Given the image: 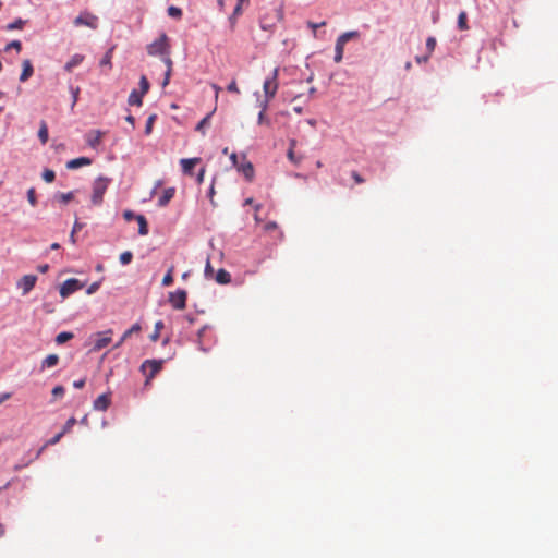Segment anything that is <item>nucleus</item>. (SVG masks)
<instances>
[{
  "label": "nucleus",
  "mask_w": 558,
  "mask_h": 558,
  "mask_svg": "<svg viewBox=\"0 0 558 558\" xmlns=\"http://www.w3.org/2000/svg\"><path fill=\"white\" fill-rule=\"evenodd\" d=\"M10 398H11V392H2V393H0V405L4 401L9 400Z\"/></svg>",
  "instance_id": "57"
},
{
  "label": "nucleus",
  "mask_w": 558,
  "mask_h": 558,
  "mask_svg": "<svg viewBox=\"0 0 558 558\" xmlns=\"http://www.w3.org/2000/svg\"><path fill=\"white\" fill-rule=\"evenodd\" d=\"M257 123H258V124H266V125H270V120H269L268 118H266L265 112L260 111V112L258 113Z\"/></svg>",
  "instance_id": "48"
},
{
  "label": "nucleus",
  "mask_w": 558,
  "mask_h": 558,
  "mask_svg": "<svg viewBox=\"0 0 558 558\" xmlns=\"http://www.w3.org/2000/svg\"><path fill=\"white\" fill-rule=\"evenodd\" d=\"M351 175H352V179L355 181V183L362 184L364 182V179L360 175L359 172L352 171Z\"/></svg>",
  "instance_id": "52"
},
{
  "label": "nucleus",
  "mask_w": 558,
  "mask_h": 558,
  "mask_svg": "<svg viewBox=\"0 0 558 558\" xmlns=\"http://www.w3.org/2000/svg\"><path fill=\"white\" fill-rule=\"evenodd\" d=\"M59 362V356L57 354H49L43 362L41 368H51L56 366Z\"/></svg>",
  "instance_id": "23"
},
{
  "label": "nucleus",
  "mask_w": 558,
  "mask_h": 558,
  "mask_svg": "<svg viewBox=\"0 0 558 558\" xmlns=\"http://www.w3.org/2000/svg\"><path fill=\"white\" fill-rule=\"evenodd\" d=\"M71 90H72V95H73V105L76 104L77 101V98H78V93H80V88L78 87H71Z\"/></svg>",
  "instance_id": "56"
},
{
  "label": "nucleus",
  "mask_w": 558,
  "mask_h": 558,
  "mask_svg": "<svg viewBox=\"0 0 558 558\" xmlns=\"http://www.w3.org/2000/svg\"><path fill=\"white\" fill-rule=\"evenodd\" d=\"M277 227H278V226H277V223H276V222L270 221V222H267V223L265 225V230H266V231H271V230L277 229Z\"/></svg>",
  "instance_id": "58"
},
{
  "label": "nucleus",
  "mask_w": 558,
  "mask_h": 558,
  "mask_svg": "<svg viewBox=\"0 0 558 558\" xmlns=\"http://www.w3.org/2000/svg\"><path fill=\"white\" fill-rule=\"evenodd\" d=\"M162 60H163L165 64L167 65L165 78L162 82V87H166L170 82L173 62H172L171 58L169 57V54L162 56Z\"/></svg>",
  "instance_id": "15"
},
{
  "label": "nucleus",
  "mask_w": 558,
  "mask_h": 558,
  "mask_svg": "<svg viewBox=\"0 0 558 558\" xmlns=\"http://www.w3.org/2000/svg\"><path fill=\"white\" fill-rule=\"evenodd\" d=\"M227 90L234 94H240V89L238 87L236 81L232 80L230 84L227 86Z\"/></svg>",
  "instance_id": "47"
},
{
  "label": "nucleus",
  "mask_w": 558,
  "mask_h": 558,
  "mask_svg": "<svg viewBox=\"0 0 558 558\" xmlns=\"http://www.w3.org/2000/svg\"><path fill=\"white\" fill-rule=\"evenodd\" d=\"M62 204H66L74 198V192L60 193L56 196Z\"/></svg>",
  "instance_id": "35"
},
{
  "label": "nucleus",
  "mask_w": 558,
  "mask_h": 558,
  "mask_svg": "<svg viewBox=\"0 0 558 558\" xmlns=\"http://www.w3.org/2000/svg\"><path fill=\"white\" fill-rule=\"evenodd\" d=\"M99 287H100V283H99V282H94V283H92V284L87 288V290H86L87 294H93V293H95V292L99 289Z\"/></svg>",
  "instance_id": "51"
},
{
  "label": "nucleus",
  "mask_w": 558,
  "mask_h": 558,
  "mask_svg": "<svg viewBox=\"0 0 558 558\" xmlns=\"http://www.w3.org/2000/svg\"><path fill=\"white\" fill-rule=\"evenodd\" d=\"M163 360H146L141 365V371L146 377L148 384L162 368Z\"/></svg>",
  "instance_id": "3"
},
{
  "label": "nucleus",
  "mask_w": 558,
  "mask_h": 558,
  "mask_svg": "<svg viewBox=\"0 0 558 558\" xmlns=\"http://www.w3.org/2000/svg\"><path fill=\"white\" fill-rule=\"evenodd\" d=\"M22 65L23 70L20 75V81L26 82L33 75L34 69L29 60H24Z\"/></svg>",
  "instance_id": "16"
},
{
  "label": "nucleus",
  "mask_w": 558,
  "mask_h": 558,
  "mask_svg": "<svg viewBox=\"0 0 558 558\" xmlns=\"http://www.w3.org/2000/svg\"><path fill=\"white\" fill-rule=\"evenodd\" d=\"M63 436H64V435H63V433H61V432H60V433H59V434H57L54 437H52L51 439H49V440L46 442V446H53V445L58 444V442L61 440V438H62Z\"/></svg>",
  "instance_id": "49"
},
{
  "label": "nucleus",
  "mask_w": 558,
  "mask_h": 558,
  "mask_svg": "<svg viewBox=\"0 0 558 558\" xmlns=\"http://www.w3.org/2000/svg\"><path fill=\"white\" fill-rule=\"evenodd\" d=\"M101 138H102V132H100L98 130L90 131L86 134V143L92 148H96L100 144Z\"/></svg>",
  "instance_id": "11"
},
{
  "label": "nucleus",
  "mask_w": 558,
  "mask_h": 558,
  "mask_svg": "<svg viewBox=\"0 0 558 558\" xmlns=\"http://www.w3.org/2000/svg\"><path fill=\"white\" fill-rule=\"evenodd\" d=\"M230 159H231V161H232V165H233L234 167H238V155H236L235 153H232V154L230 155Z\"/></svg>",
  "instance_id": "63"
},
{
  "label": "nucleus",
  "mask_w": 558,
  "mask_h": 558,
  "mask_svg": "<svg viewBox=\"0 0 558 558\" xmlns=\"http://www.w3.org/2000/svg\"><path fill=\"white\" fill-rule=\"evenodd\" d=\"M144 95L140 93L138 90L134 89L131 92L128 98V102L131 106H142V98Z\"/></svg>",
  "instance_id": "19"
},
{
  "label": "nucleus",
  "mask_w": 558,
  "mask_h": 558,
  "mask_svg": "<svg viewBox=\"0 0 558 558\" xmlns=\"http://www.w3.org/2000/svg\"><path fill=\"white\" fill-rule=\"evenodd\" d=\"M211 88L215 90V97L217 99L219 96V93L221 92V87L218 86L217 84H211Z\"/></svg>",
  "instance_id": "62"
},
{
  "label": "nucleus",
  "mask_w": 558,
  "mask_h": 558,
  "mask_svg": "<svg viewBox=\"0 0 558 558\" xmlns=\"http://www.w3.org/2000/svg\"><path fill=\"white\" fill-rule=\"evenodd\" d=\"M64 392H65L64 387H63V386H60V385H59V386H56V387L52 389V396H53L54 398L63 397Z\"/></svg>",
  "instance_id": "46"
},
{
  "label": "nucleus",
  "mask_w": 558,
  "mask_h": 558,
  "mask_svg": "<svg viewBox=\"0 0 558 558\" xmlns=\"http://www.w3.org/2000/svg\"><path fill=\"white\" fill-rule=\"evenodd\" d=\"M43 179L45 182L47 183H51L54 181L56 179V173L53 170H50V169H46L44 172H43Z\"/></svg>",
  "instance_id": "39"
},
{
  "label": "nucleus",
  "mask_w": 558,
  "mask_h": 558,
  "mask_svg": "<svg viewBox=\"0 0 558 558\" xmlns=\"http://www.w3.org/2000/svg\"><path fill=\"white\" fill-rule=\"evenodd\" d=\"M24 24H25V21L17 19L16 21L8 24L7 29L8 31L21 29V28H23Z\"/></svg>",
  "instance_id": "40"
},
{
  "label": "nucleus",
  "mask_w": 558,
  "mask_h": 558,
  "mask_svg": "<svg viewBox=\"0 0 558 558\" xmlns=\"http://www.w3.org/2000/svg\"><path fill=\"white\" fill-rule=\"evenodd\" d=\"M111 404V395L102 393L97 397L93 403V408L96 411H106Z\"/></svg>",
  "instance_id": "10"
},
{
  "label": "nucleus",
  "mask_w": 558,
  "mask_h": 558,
  "mask_svg": "<svg viewBox=\"0 0 558 558\" xmlns=\"http://www.w3.org/2000/svg\"><path fill=\"white\" fill-rule=\"evenodd\" d=\"M83 227H84V225L81 223L77 219L74 221V225H73V228H72V232L70 234V241L73 244L76 243L75 233H77L80 230H82Z\"/></svg>",
  "instance_id": "32"
},
{
  "label": "nucleus",
  "mask_w": 558,
  "mask_h": 558,
  "mask_svg": "<svg viewBox=\"0 0 558 558\" xmlns=\"http://www.w3.org/2000/svg\"><path fill=\"white\" fill-rule=\"evenodd\" d=\"M296 145V141L295 140H291L290 141V147H289V150H288V154H287V157L288 159L293 162L294 165H300L302 158L301 157H296L295 154H294V147Z\"/></svg>",
  "instance_id": "18"
},
{
  "label": "nucleus",
  "mask_w": 558,
  "mask_h": 558,
  "mask_svg": "<svg viewBox=\"0 0 558 558\" xmlns=\"http://www.w3.org/2000/svg\"><path fill=\"white\" fill-rule=\"evenodd\" d=\"M168 300L174 310H184L186 306L187 292L183 289L170 292Z\"/></svg>",
  "instance_id": "6"
},
{
  "label": "nucleus",
  "mask_w": 558,
  "mask_h": 558,
  "mask_svg": "<svg viewBox=\"0 0 558 558\" xmlns=\"http://www.w3.org/2000/svg\"><path fill=\"white\" fill-rule=\"evenodd\" d=\"M344 45L341 41H336L335 48V62L339 63L343 58Z\"/></svg>",
  "instance_id": "30"
},
{
  "label": "nucleus",
  "mask_w": 558,
  "mask_h": 558,
  "mask_svg": "<svg viewBox=\"0 0 558 558\" xmlns=\"http://www.w3.org/2000/svg\"><path fill=\"white\" fill-rule=\"evenodd\" d=\"M123 217H124V219H125L126 221H131V220H132V219H134V218L136 219V216H135V215H134V213H133V211H131V210H125V211L123 213Z\"/></svg>",
  "instance_id": "55"
},
{
  "label": "nucleus",
  "mask_w": 558,
  "mask_h": 558,
  "mask_svg": "<svg viewBox=\"0 0 558 558\" xmlns=\"http://www.w3.org/2000/svg\"><path fill=\"white\" fill-rule=\"evenodd\" d=\"M325 24H326L325 22H322V23L307 22L308 27L313 29L314 34L316 33V29L318 27L324 26Z\"/></svg>",
  "instance_id": "53"
},
{
  "label": "nucleus",
  "mask_w": 558,
  "mask_h": 558,
  "mask_svg": "<svg viewBox=\"0 0 558 558\" xmlns=\"http://www.w3.org/2000/svg\"><path fill=\"white\" fill-rule=\"evenodd\" d=\"M458 28L460 31L469 29L468 15H466V12H464V11L460 12V14L458 15Z\"/></svg>",
  "instance_id": "26"
},
{
  "label": "nucleus",
  "mask_w": 558,
  "mask_h": 558,
  "mask_svg": "<svg viewBox=\"0 0 558 558\" xmlns=\"http://www.w3.org/2000/svg\"><path fill=\"white\" fill-rule=\"evenodd\" d=\"M272 99H268V98L264 97V100L260 102V111L266 112V110L268 109L269 102Z\"/></svg>",
  "instance_id": "54"
},
{
  "label": "nucleus",
  "mask_w": 558,
  "mask_h": 558,
  "mask_svg": "<svg viewBox=\"0 0 558 558\" xmlns=\"http://www.w3.org/2000/svg\"><path fill=\"white\" fill-rule=\"evenodd\" d=\"M213 276H214V269H213L209 260H207V264H206V267H205V277L207 279H210V278H213Z\"/></svg>",
  "instance_id": "50"
},
{
  "label": "nucleus",
  "mask_w": 558,
  "mask_h": 558,
  "mask_svg": "<svg viewBox=\"0 0 558 558\" xmlns=\"http://www.w3.org/2000/svg\"><path fill=\"white\" fill-rule=\"evenodd\" d=\"M38 138L41 142V144H46L49 138L48 125H47L46 121H44V120L40 121V126L38 130Z\"/></svg>",
  "instance_id": "20"
},
{
  "label": "nucleus",
  "mask_w": 558,
  "mask_h": 558,
  "mask_svg": "<svg viewBox=\"0 0 558 558\" xmlns=\"http://www.w3.org/2000/svg\"><path fill=\"white\" fill-rule=\"evenodd\" d=\"M141 330H142V327L138 323L132 325V327L129 328L128 330H125L124 333L122 335V341H125L134 333H138Z\"/></svg>",
  "instance_id": "27"
},
{
  "label": "nucleus",
  "mask_w": 558,
  "mask_h": 558,
  "mask_svg": "<svg viewBox=\"0 0 558 558\" xmlns=\"http://www.w3.org/2000/svg\"><path fill=\"white\" fill-rule=\"evenodd\" d=\"M149 86L150 85H149L147 77L145 75H142L141 80H140V88H141L140 93H142V95L147 94L149 90Z\"/></svg>",
  "instance_id": "34"
},
{
  "label": "nucleus",
  "mask_w": 558,
  "mask_h": 558,
  "mask_svg": "<svg viewBox=\"0 0 558 558\" xmlns=\"http://www.w3.org/2000/svg\"><path fill=\"white\" fill-rule=\"evenodd\" d=\"M84 385H85V380H84V379H80V380H76V381H74V383H73V386H74V388H76V389H81V388H83V387H84Z\"/></svg>",
  "instance_id": "59"
},
{
  "label": "nucleus",
  "mask_w": 558,
  "mask_h": 558,
  "mask_svg": "<svg viewBox=\"0 0 558 558\" xmlns=\"http://www.w3.org/2000/svg\"><path fill=\"white\" fill-rule=\"evenodd\" d=\"M428 59H429V54H426V56H423V57L417 56V57L415 58V60H416V62H417V63L427 62V61H428Z\"/></svg>",
  "instance_id": "61"
},
{
  "label": "nucleus",
  "mask_w": 558,
  "mask_h": 558,
  "mask_svg": "<svg viewBox=\"0 0 558 558\" xmlns=\"http://www.w3.org/2000/svg\"><path fill=\"white\" fill-rule=\"evenodd\" d=\"M214 111L208 113L205 118H203L198 124L196 125V131H203L205 126L208 125L210 118L213 116Z\"/></svg>",
  "instance_id": "41"
},
{
  "label": "nucleus",
  "mask_w": 558,
  "mask_h": 558,
  "mask_svg": "<svg viewBox=\"0 0 558 558\" xmlns=\"http://www.w3.org/2000/svg\"><path fill=\"white\" fill-rule=\"evenodd\" d=\"M76 424V418L75 417H70L66 423L64 424L61 433H63V435L68 434L71 432V429L73 428V426Z\"/></svg>",
  "instance_id": "38"
},
{
  "label": "nucleus",
  "mask_w": 558,
  "mask_h": 558,
  "mask_svg": "<svg viewBox=\"0 0 558 558\" xmlns=\"http://www.w3.org/2000/svg\"><path fill=\"white\" fill-rule=\"evenodd\" d=\"M279 69L275 68L271 75L267 77L263 84L264 97L268 99H272L276 96V93L279 87L278 82Z\"/></svg>",
  "instance_id": "4"
},
{
  "label": "nucleus",
  "mask_w": 558,
  "mask_h": 558,
  "mask_svg": "<svg viewBox=\"0 0 558 558\" xmlns=\"http://www.w3.org/2000/svg\"><path fill=\"white\" fill-rule=\"evenodd\" d=\"M37 281V276L35 275H25L23 276L16 283L17 288L22 290V294H28L35 287Z\"/></svg>",
  "instance_id": "8"
},
{
  "label": "nucleus",
  "mask_w": 558,
  "mask_h": 558,
  "mask_svg": "<svg viewBox=\"0 0 558 558\" xmlns=\"http://www.w3.org/2000/svg\"><path fill=\"white\" fill-rule=\"evenodd\" d=\"M132 258H133V254L130 251H125V252L120 254V263L122 265L130 264L132 262Z\"/></svg>",
  "instance_id": "37"
},
{
  "label": "nucleus",
  "mask_w": 558,
  "mask_h": 558,
  "mask_svg": "<svg viewBox=\"0 0 558 558\" xmlns=\"http://www.w3.org/2000/svg\"><path fill=\"white\" fill-rule=\"evenodd\" d=\"M27 199L32 206L37 205L36 192L34 187L28 189L27 191Z\"/></svg>",
  "instance_id": "43"
},
{
  "label": "nucleus",
  "mask_w": 558,
  "mask_h": 558,
  "mask_svg": "<svg viewBox=\"0 0 558 558\" xmlns=\"http://www.w3.org/2000/svg\"><path fill=\"white\" fill-rule=\"evenodd\" d=\"M175 194V187H168L158 199L159 207H166Z\"/></svg>",
  "instance_id": "14"
},
{
  "label": "nucleus",
  "mask_w": 558,
  "mask_h": 558,
  "mask_svg": "<svg viewBox=\"0 0 558 558\" xmlns=\"http://www.w3.org/2000/svg\"><path fill=\"white\" fill-rule=\"evenodd\" d=\"M240 171L243 172L244 177L247 180H252L254 177V168L253 165L250 161H245L243 165L238 167Z\"/></svg>",
  "instance_id": "22"
},
{
  "label": "nucleus",
  "mask_w": 558,
  "mask_h": 558,
  "mask_svg": "<svg viewBox=\"0 0 558 558\" xmlns=\"http://www.w3.org/2000/svg\"><path fill=\"white\" fill-rule=\"evenodd\" d=\"M125 120L132 125L135 126V118L133 116H128Z\"/></svg>",
  "instance_id": "64"
},
{
  "label": "nucleus",
  "mask_w": 558,
  "mask_h": 558,
  "mask_svg": "<svg viewBox=\"0 0 558 558\" xmlns=\"http://www.w3.org/2000/svg\"><path fill=\"white\" fill-rule=\"evenodd\" d=\"M165 325H163V322L162 320H157L155 323V329H154V332L150 335V340L151 341H157L160 337V331L163 329Z\"/></svg>",
  "instance_id": "28"
},
{
  "label": "nucleus",
  "mask_w": 558,
  "mask_h": 558,
  "mask_svg": "<svg viewBox=\"0 0 558 558\" xmlns=\"http://www.w3.org/2000/svg\"><path fill=\"white\" fill-rule=\"evenodd\" d=\"M174 267L171 266L162 279V286L169 287L173 283Z\"/></svg>",
  "instance_id": "31"
},
{
  "label": "nucleus",
  "mask_w": 558,
  "mask_h": 558,
  "mask_svg": "<svg viewBox=\"0 0 558 558\" xmlns=\"http://www.w3.org/2000/svg\"><path fill=\"white\" fill-rule=\"evenodd\" d=\"M204 175H205V169L202 168L197 174V183H202L204 181Z\"/></svg>",
  "instance_id": "60"
},
{
  "label": "nucleus",
  "mask_w": 558,
  "mask_h": 558,
  "mask_svg": "<svg viewBox=\"0 0 558 558\" xmlns=\"http://www.w3.org/2000/svg\"><path fill=\"white\" fill-rule=\"evenodd\" d=\"M83 288H84L83 282H81L80 280H77L75 278H70L61 284L60 295L62 296V299H65L69 295H71L72 293H74Z\"/></svg>",
  "instance_id": "7"
},
{
  "label": "nucleus",
  "mask_w": 558,
  "mask_h": 558,
  "mask_svg": "<svg viewBox=\"0 0 558 558\" xmlns=\"http://www.w3.org/2000/svg\"><path fill=\"white\" fill-rule=\"evenodd\" d=\"M10 49H15L17 52L21 51L22 49V44L20 40H12L11 43H9L5 47V51L10 50Z\"/></svg>",
  "instance_id": "45"
},
{
  "label": "nucleus",
  "mask_w": 558,
  "mask_h": 558,
  "mask_svg": "<svg viewBox=\"0 0 558 558\" xmlns=\"http://www.w3.org/2000/svg\"><path fill=\"white\" fill-rule=\"evenodd\" d=\"M167 11L168 15L173 19H180L182 16V10L178 7L170 5Z\"/></svg>",
  "instance_id": "36"
},
{
  "label": "nucleus",
  "mask_w": 558,
  "mask_h": 558,
  "mask_svg": "<svg viewBox=\"0 0 558 558\" xmlns=\"http://www.w3.org/2000/svg\"><path fill=\"white\" fill-rule=\"evenodd\" d=\"M215 280L220 284H227L231 281V275L225 269H219L216 274Z\"/></svg>",
  "instance_id": "21"
},
{
  "label": "nucleus",
  "mask_w": 558,
  "mask_h": 558,
  "mask_svg": "<svg viewBox=\"0 0 558 558\" xmlns=\"http://www.w3.org/2000/svg\"><path fill=\"white\" fill-rule=\"evenodd\" d=\"M170 45L167 34L162 33L158 39L147 46L149 56H165L169 54Z\"/></svg>",
  "instance_id": "2"
},
{
  "label": "nucleus",
  "mask_w": 558,
  "mask_h": 558,
  "mask_svg": "<svg viewBox=\"0 0 558 558\" xmlns=\"http://www.w3.org/2000/svg\"><path fill=\"white\" fill-rule=\"evenodd\" d=\"M110 183V179L105 177L97 178L93 183V194H92V203L95 206H98L104 201V195L108 189Z\"/></svg>",
  "instance_id": "1"
},
{
  "label": "nucleus",
  "mask_w": 558,
  "mask_h": 558,
  "mask_svg": "<svg viewBox=\"0 0 558 558\" xmlns=\"http://www.w3.org/2000/svg\"><path fill=\"white\" fill-rule=\"evenodd\" d=\"M136 220L138 222V233L141 235L148 234V225L146 218L143 215H137Z\"/></svg>",
  "instance_id": "24"
},
{
  "label": "nucleus",
  "mask_w": 558,
  "mask_h": 558,
  "mask_svg": "<svg viewBox=\"0 0 558 558\" xmlns=\"http://www.w3.org/2000/svg\"><path fill=\"white\" fill-rule=\"evenodd\" d=\"M155 120H156V114H151L148 117V119L146 121V125H145V134L146 135H149L151 133Z\"/></svg>",
  "instance_id": "42"
},
{
  "label": "nucleus",
  "mask_w": 558,
  "mask_h": 558,
  "mask_svg": "<svg viewBox=\"0 0 558 558\" xmlns=\"http://www.w3.org/2000/svg\"><path fill=\"white\" fill-rule=\"evenodd\" d=\"M73 24L76 27L86 26L92 29H97L98 27V16L93 14L92 12L84 11L78 16H76L73 21Z\"/></svg>",
  "instance_id": "5"
},
{
  "label": "nucleus",
  "mask_w": 558,
  "mask_h": 558,
  "mask_svg": "<svg viewBox=\"0 0 558 558\" xmlns=\"http://www.w3.org/2000/svg\"><path fill=\"white\" fill-rule=\"evenodd\" d=\"M201 162V158H184L180 160L185 174H192L193 168Z\"/></svg>",
  "instance_id": "13"
},
{
  "label": "nucleus",
  "mask_w": 558,
  "mask_h": 558,
  "mask_svg": "<svg viewBox=\"0 0 558 558\" xmlns=\"http://www.w3.org/2000/svg\"><path fill=\"white\" fill-rule=\"evenodd\" d=\"M359 35L357 32H347L338 37L337 41H341V44L345 45L350 39L356 37Z\"/></svg>",
  "instance_id": "33"
},
{
  "label": "nucleus",
  "mask_w": 558,
  "mask_h": 558,
  "mask_svg": "<svg viewBox=\"0 0 558 558\" xmlns=\"http://www.w3.org/2000/svg\"><path fill=\"white\" fill-rule=\"evenodd\" d=\"M112 330L108 329L104 332H97L95 335L96 339L94 341L93 350L100 351L106 348L111 342Z\"/></svg>",
  "instance_id": "9"
},
{
  "label": "nucleus",
  "mask_w": 558,
  "mask_h": 558,
  "mask_svg": "<svg viewBox=\"0 0 558 558\" xmlns=\"http://www.w3.org/2000/svg\"><path fill=\"white\" fill-rule=\"evenodd\" d=\"M74 335L72 332H69V331H63V332H60L57 337H56V342L57 344H63L65 343L66 341L73 339Z\"/></svg>",
  "instance_id": "29"
},
{
  "label": "nucleus",
  "mask_w": 558,
  "mask_h": 558,
  "mask_svg": "<svg viewBox=\"0 0 558 558\" xmlns=\"http://www.w3.org/2000/svg\"><path fill=\"white\" fill-rule=\"evenodd\" d=\"M113 50H114V47H111L106 53L105 56L102 57V59L100 60V66H108L109 69H111L112 66V63H111V60H112V56H113Z\"/></svg>",
  "instance_id": "25"
},
{
  "label": "nucleus",
  "mask_w": 558,
  "mask_h": 558,
  "mask_svg": "<svg viewBox=\"0 0 558 558\" xmlns=\"http://www.w3.org/2000/svg\"><path fill=\"white\" fill-rule=\"evenodd\" d=\"M92 163V159L88 157H80L66 162V168L70 170H75L84 166H89Z\"/></svg>",
  "instance_id": "12"
},
{
  "label": "nucleus",
  "mask_w": 558,
  "mask_h": 558,
  "mask_svg": "<svg viewBox=\"0 0 558 558\" xmlns=\"http://www.w3.org/2000/svg\"><path fill=\"white\" fill-rule=\"evenodd\" d=\"M436 47V39L434 37H428L426 39V48L428 50V54L430 56Z\"/></svg>",
  "instance_id": "44"
},
{
  "label": "nucleus",
  "mask_w": 558,
  "mask_h": 558,
  "mask_svg": "<svg viewBox=\"0 0 558 558\" xmlns=\"http://www.w3.org/2000/svg\"><path fill=\"white\" fill-rule=\"evenodd\" d=\"M84 60V56L80 53H75L71 57V59L65 63L64 69L68 72H71L75 66L80 65Z\"/></svg>",
  "instance_id": "17"
}]
</instances>
